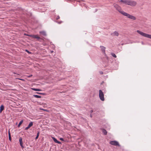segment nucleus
<instances>
[{
	"instance_id": "nucleus-1",
	"label": "nucleus",
	"mask_w": 151,
	"mask_h": 151,
	"mask_svg": "<svg viewBox=\"0 0 151 151\" xmlns=\"http://www.w3.org/2000/svg\"><path fill=\"white\" fill-rule=\"evenodd\" d=\"M113 5L114 7L119 12L123 15L124 16L127 17L128 18L133 20H135L137 18L135 17L128 14L127 13H126L123 11L120 6L117 4H114Z\"/></svg>"
},
{
	"instance_id": "nucleus-2",
	"label": "nucleus",
	"mask_w": 151,
	"mask_h": 151,
	"mask_svg": "<svg viewBox=\"0 0 151 151\" xmlns=\"http://www.w3.org/2000/svg\"><path fill=\"white\" fill-rule=\"evenodd\" d=\"M137 32L141 36L151 39V35L144 33L139 30H137Z\"/></svg>"
},
{
	"instance_id": "nucleus-3",
	"label": "nucleus",
	"mask_w": 151,
	"mask_h": 151,
	"mask_svg": "<svg viewBox=\"0 0 151 151\" xmlns=\"http://www.w3.org/2000/svg\"><path fill=\"white\" fill-rule=\"evenodd\" d=\"M137 4V2L134 1L128 0L127 5L132 6H135Z\"/></svg>"
},
{
	"instance_id": "nucleus-4",
	"label": "nucleus",
	"mask_w": 151,
	"mask_h": 151,
	"mask_svg": "<svg viewBox=\"0 0 151 151\" xmlns=\"http://www.w3.org/2000/svg\"><path fill=\"white\" fill-rule=\"evenodd\" d=\"M99 95L100 99L102 101H104V94L102 91L101 90L99 91Z\"/></svg>"
},
{
	"instance_id": "nucleus-5",
	"label": "nucleus",
	"mask_w": 151,
	"mask_h": 151,
	"mask_svg": "<svg viewBox=\"0 0 151 151\" xmlns=\"http://www.w3.org/2000/svg\"><path fill=\"white\" fill-rule=\"evenodd\" d=\"M110 144L112 145L115 146H119V143L115 141H111L110 142Z\"/></svg>"
},
{
	"instance_id": "nucleus-6",
	"label": "nucleus",
	"mask_w": 151,
	"mask_h": 151,
	"mask_svg": "<svg viewBox=\"0 0 151 151\" xmlns=\"http://www.w3.org/2000/svg\"><path fill=\"white\" fill-rule=\"evenodd\" d=\"M128 0H121L119 1L121 4H124L126 5H127Z\"/></svg>"
},
{
	"instance_id": "nucleus-7",
	"label": "nucleus",
	"mask_w": 151,
	"mask_h": 151,
	"mask_svg": "<svg viewBox=\"0 0 151 151\" xmlns=\"http://www.w3.org/2000/svg\"><path fill=\"white\" fill-rule=\"evenodd\" d=\"M33 125V123L32 122H30L28 125V126L25 128V130H28L29 128L31 127Z\"/></svg>"
},
{
	"instance_id": "nucleus-8",
	"label": "nucleus",
	"mask_w": 151,
	"mask_h": 151,
	"mask_svg": "<svg viewBox=\"0 0 151 151\" xmlns=\"http://www.w3.org/2000/svg\"><path fill=\"white\" fill-rule=\"evenodd\" d=\"M111 35L113 36H118L119 35V33L117 31H115L111 33Z\"/></svg>"
},
{
	"instance_id": "nucleus-9",
	"label": "nucleus",
	"mask_w": 151,
	"mask_h": 151,
	"mask_svg": "<svg viewBox=\"0 0 151 151\" xmlns=\"http://www.w3.org/2000/svg\"><path fill=\"white\" fill-rule=\"evenodd\" d=\"M19 142H20V146H21L22 147V148H24V146L23 145L22 139L21 137L19 139Z\"/></svg>"
},
{
	"instance_id": "nucleus-10",
	"label": "nucleus",
	"mask_w": 151,
	"mask_h": 151,
	"mask_svg": "<svg viewBox=\"0 0 151 151\" xmlns=\"http://www.w3.org/2000/svg\"><path fill=\"white\" fill-rule=\"evenodd\" d=\"M52 139H53L54 141L56 143H57L58 144H60L61 142H60L59 141H58L57 140V139L55 138L54 137H52Z\"/></svg>"
},
{
	"instance_id": "nucleus-11",
	"label": "nucleus",
	"mask_w": 151,
	"mask_h": 151,
	"mask_svg": "<svg viewBox=\"0 0 151 151\" xmlns=\"http://www.w3.org/2000/svg\"><path fill=\"white\" fill-rule=\"evenodd\" d=\"M100 47L103 52L105 53V48L103 46H101Z\"/></svg>"
},
{
	"instance_id": "nucleus-12",
	"label": "nucleus",
	"mask_w": 151,
	"mask_h": 151,
	"mask_svg": "<svg viewBox=\"0 0 151 151\" xmlns=\"http://www.w3.org/2000/svg\"><path fill=\"white\" fill-rule=\"evenodd\" d=\"M4 109V106L3 105H1L0 106V113H1L2 112V111Z\"/></svg>"
},
{
	"instance_id": "nucleus-13",
	"label": "nucleus",
	"mask_w": 151,
	"mask_h": 151,
	"mask_svg": "<svg viewBox=\"0 0 151 151\" xmlns=\"http://www.w3.org/2000/svg\"><path fill=\"white\" fill-rule=\"evenodd\" d=\"M31 89L33 91H41V90L39 89H36V88H31Z\"/></svg>"
},
{
	"instance_id": "nucleus-14",
	"label": "nucleus",
	"mask_w": 151,
	"mask_h": 151,
	"mask_svg": "<svg viewBox=\"0 0 151 151\" xmlns=\"http://www.w3.org/2000/svg\"><path fill=\"white\" fill-rule=\"evenodd\" d=\"M102 132L105 135H106L107 134V132L106 131L105 129H102Z\"/></svg>"
},
{
	"instance_id": "nucleus-15",
	"label": "nucleus",
	"mask_w": 151,
	"mask_h": 151,
	"mask_svg": "<svg viewBox=\"0 0 151 151\" xmlns=\"http://www.w3.org/2000/svg\"><path fill=\"white\" fill-rule=\"evenodd\" d=\"M23 122V120H21L20 122L19 123L18 125V127H19L20 126V125H21V124Z\"/></svg>"
},
{
	"instance_id": "nucleus-16",
	"label": "nucleus",
	"mask_w": 151,
	"mask_h": 151,
	"mask_svg": "<svg viewBox=\"0 0 151 151\" xmlns=\"http://www.w3.org/2000/svg\"><path fill=\"white\" fill-rule=\"evenodd\" d=\"M40 33L43 35H46V33L45 32H44V31L40 32Z\"/></svg>"
},
{
	"instance_id": "nucleus-17",
	"label": "nucleus",
	"mask_w": 151,
	"mask_h": 151,
	"mask_svg": "<svg viewBox=\"0 0 151 151\" xmlns=\"http://www.w3.org/2000/svg\"><path fill=\"white\" fill-rule=\"evenodd\" d=\"M33 96H34L35 98H41V96H40L37 95H33Z\"/></svg>"
},
{
	"instance_id": "nucleus-18",
	"label": "nucleus",
	"mask_w": 151,
	"mask_h": 151,
	"mask_svg": "<svg viewBox=\"0 0 151 151\" xmlns=\"http://www.w3.org/2000/svg\"><path fill=\"white\" fill-rule=\"evenodd\" d=\"M33 37L35 38L38 39L40 38V37H38V36H37V35H33Z\"/></svg>"
},
{
	"instance_id": "nucleus-19",
	"label": "nucleus",
	"mask_w": 151,
	"mask_h": 151,
	"mask_svg": "<svg viewBox=\"0 0 151 151\" xmlns=\"http://www.w3.org/2000/svg\"><path fill=\"white\" fill-rule=\"evenodd\" d=\"M39 133H40V132H38L37 134V136L36 137H35V139H37L38 137H39Z\"/></svg>"
},
{
	"instance_id": "nucleus-20",
	"label": "nucleus",
	"mask_w": 151,
	"mask_h": 151,
	"mask_svg": "<svg viewBox=\"0 0 151 151\" xmlns=\"http://www.w3.org/2000/svg\"><path fill=\"white\" fill-rule=\"evenodd\" d=\"M9 140L10 141H11V134H9Z\"/></svg>"
},
{
	"instance_id": "nucleus-21",
	"label": "nucleus",
	"mask_w": 151,
	"mask_h": 151,
	"mask_svg": "<svg viewBox=\"0 0 151 151\" xmlns=\"http://www.w3.org/2000/svg\"><path fill=\"white\" fill-rule=\"evenodd\" d=\"M112 55L113 57L114 58H116V55L114 53H112Z\"/></svg>"
},
{
	"instance_id": "nucleus-22",
	"label": "nucleus",
	"mask_w": 151,
	"mask_h": 151,
	"mask_svg": "<svg viewBox=\"0 0 151 151\" xmlns=\"http://www.w3.org/2000/svg\"><path fill=\"white\" fill-rule=\"evenodd\" d=\"M60 140H62V141H63L64 140V139H63V138H60Z\"/></svg>"
},
{
	"instance_id": "nucleus-23",
	"label": "nucleus",
	"mask_w": 151,
	"mask_h": 151,
	"mask_svg": "<svg viewBox=\"0 0 151 151\" xmlns=\"http://www.w3.org/2000/svg\"><path fill=\"white\" fill-rule=\"evenodd\" d=\"M26 52H28V53H31V52H29V51H28L27 50H26Z\"/></svg>"
},
{
	"instance_id": "nucleus-24",
	"label": "nucleus",
	"mask_w": 151,
	"mask_h": 151,
	"mask_svg": "<svg viewBox=\"0 0 151 151\" xmlns=\"http://www.w3.org/2000/svg\"><path fill=\"white\" fill-rule=\"evenodd\" d=\"M18 79H19V80H21L22 81H24V80L23 79H22L18 78Z\"/></svg>"
},
{
	"instance_id": "nucleus-25",
	"label": "nucleus",
	"mask_w": 151,
	"mask_h": 151,
	"mask_svg": "<svg viewBox=\"0 0 151 151\" xmlns=\"http://www.w3.org/2000/svg\"><path fill=\"white\" fill-rule=\"evenodd\" d=\"M8 134L9 135V134H10L9 130L8 131Z\"/></svg>"
},
{
	"instance_id": "nucleus-26",
	"label": "nucleus",
	"mask_w": 151,
	"mask_h": 151,
	"mask_svg": "<svg viewBox=\"0 0 151 151\" xmlns=\"http://www.w3.org/2000/svg\"><path fill=\"white\" fill-rule=\"evenodd\" d=\"M37 93H38V94H42V93H38V92H37Z\"/></svg>"
},
{
	"instance_id": "nucleus-27",
	"label": "nucleus",
	"mask_w": 151,
	"mask_h": 151,
	"mask_svg": "<svg viewBox=\"0 0 151 151\" xmlns=\"http://www.w3.org/2000/svg\"><path fill=\"white\" fill-rule=\"evenodd\" d=\"M100 73H101V74H103V72H100Z\"/></svg>"
},
{
	"instance_id": "nucleus-28",
	"label": "nucleus",
	"mask_w": 151,
	"mask_h": 151,
	"mask_svg": "<svg viewBox=\"0 0 151 151\" xmlns=\"http://www.w3.org/2000/svg\"><path fill=\"white\" fill-rule=\"evenodd\" d=\"M32 76V75H31V76H29V77L31 76Z\"/></svg>"
}]
</instances>
